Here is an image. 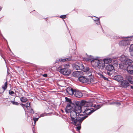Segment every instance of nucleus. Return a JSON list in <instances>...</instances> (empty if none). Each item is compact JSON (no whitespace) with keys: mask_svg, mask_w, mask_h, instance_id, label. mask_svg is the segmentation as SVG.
Returning a JSON list of instances; mask_svg holds the SVG:
<instances>
[{"mask_svg":"<svg viewBox=\"0 0 133 133\" xmlns=\"http://www.w3.org/2000/svg\"><path fill=\"white\" fill-rule=\"evenodd\" d=\"M92 105L91 102L82 100L79 104L74 114L84 120L96 111L91 107Z\"/></svg>","mask_w":133,"mask_h":133,"instance_id":"1","label":"nucleus"},{"mask_svg":"<svg viewBox=\"0 0 133 133\" xmlns=\"http://www.w3.org/2000/svg\"><path fill=\"white\" fill-rule=\"evenodd\" d=\"M65 101L68 102L65 109L66 113L70 112V115L74 114L78 107L80 104L81 101L71 99L67 97H65Z\"/></svg>","mask_w":133,"mask_h":133,"instance_id":"2","label":"nucleus"},{"mask_svg":"<svg viewBox=\"0 0 133 133\" xmlns=\"http://www.w3.org/2000/svg\"><path fill=\"white\" fill-rule=\"evenodd\" d=\"M99 57L93 58V56L90 55L88 60H91V63L94 67H97L98 68L103 69L105 66V64H108V58L104 59H99Z\"/></svg>","mask_w":133,"mask_h":133,"instance_id":"3","label":"nucleus"},{"mask_svg":"<svg viewBox=\"0 0 133 133\" xmlns=\"http://www.w3.org/2000/svg\"><path fill=\"white\" fill-rule=\"evenodd\" d=\"M70 117L71 123L74 125L77 126L76 128L77 131H79L81 129V124L84 120L74 114L70 115Z\"/></svg>","mask_w":133,"mask_h":133,"instance_id":"4","label":"nucleus"},{"mask_svg":"<svg viewBox=\"0 0 133 133\" xmlns=\"http://www.w3.org/2000/svg\"><path fill=\"white\" fill-rule=\"evenodd\" d=\"M111 63V64H109V76L112 75V77H113V75L114 74L115 70L113 65L117 64L118 62L115 59H112L110 58H109V63Z\"/></svg>","mask_w":133,"mask_h":133,"instance_id":"5","label":"nucleus"},{"mask_svg":"<svg viewBox=\"0 0 133 133\" xmlns=\"http://www.w3.org/2000/svg\"><path fill=\"white\" fill-rule=\"evenodd\" d=\"M66 91L69 94L72 95H74L77 97H81L83 95V94L81 91L74 89L71 87L67 88Z\"/></svg>","mask_w":133,"mask_h":133,"instance_id":"6","label":"nucleus"},{"mask_svg":"<svg viewBox=\"0 0 133 133\" xmlns=\"http://www.w3.org/2000/svg\"><path fill=\"white\" fill-rule=\"evenodd\" d=\"M79 81L82 83L90 84L91 83L94 82V80L93 78L89 77L88 78L85 76H81L78 78Z\"/></svg>","mask_w":133,"mask_h":133,"instance_id":"7","label":"nucleus"},{"mask_svg":"<svg viewBox=\"0 0 133 133\" xmlns=\"http://www.w3.org/2000/svg\"><path fill=\"white\" fill-rule=\"evenodd\" d=\"M57 71L64 75H69L71 73V70L68 68H63L62 66H59L57 68Z\"/></svg>","mask_w":133,"mask_h":133,"instance_id":"8","label":"nucleus"},{"mask_svg":"<svg viewBox=\"0 0 133 133\" xmlns=\"http://www.w3.org/2000/svg\"><path fill=\"white\" fill-rule=\"evenodd\" d=\"M83 72L81 71H75L73 72L72 73L73 76L76 77H78L81 76L83 75Z\"/></svg>","mask_w":133,"mask_h":133,"instance_id":"9","label":"nucleus"},{"mask_svg":"<svg viewBox=\"0 0 133 133\" xmlns=\"http://www.w3.org/2000/svg\"><path fill=\"white\" fill-rule=\"evenodd\" d=\"M119 44L121 46H126L130 44L129 41L128 40H122L120 42Z\"/></svg>","mask_w":133,"mask_h":133,"instance_id":"10","label":"nucleus"},{"mask_svg":"<svg viewBox=\"0 0 133 133\" xmlns=\"http://www.w3.org/2000/svg\"><path fill=\"white\" fill-rule=\"evenodd\" d=\"M127 70L128 74L133 75V64L128 65Z\"/></svg>","mask_w":133,"mask_h":133,"instance_id":"11","label":"nucleus"},{"mask_svg":"<svg viewBox=\"0 0 133 133\" xmlns=\"http://www.w3.org/2000/svg\"><path fill=\"white\" fill-rule=\"evenodd\" d=\"M121 85L122 88H126L129 86V84L127 81L123 80L121 82Z\"/></svg>","mask_w":133,"mask_h":133,"instance_id":"12","label":"nucleus"},{"mask_svg":"<svg viewBox=\"0 0 133 133\" xmlns=\"http://www.w3.org/2000/svg\"><path fill=\"white\" fill-rule=\"evenodd\" d=\"M113 78L114 80L119 82L120 81H122L123 78L121 75H117L114 76L113 77Z\"/></svg>","mask_w":133,"mask_h":133,"instance_id":"13","label":"nucleus"},{"mask_svg":"<svg viewBox=\"0 0 133 133\" xmlns=\"http://www.w3.org/2000/svg\"><path fill=\"white\" fill-rule=\"evenodd\" d=\"M72 56L66 57L63 58H60V62H64L65 61H70L71 60Z\"/></svg>","mask_w":133,"mask_h":133,"instance_id":"14","label":"nucleus"},{"mask_svg":"<svg viewBox=\"0 0 133 133\" xmlns=\"http://www.w3.org/2000/svg\"><path fill=\"white\" fill-rule=\"evenodd\" d=\"M80 64L78 62H76L75 63H74L72 64V67L73 69L76 70H79L80 69Z\"/></svg>","mask_w":133,"mask_h":133,"instance_id":"15","label":"nucleus"},{"mask_svg":"<svg viewBox=\"0 0 133 133\" xmlns=\"http://www.w3.org/2000/svg\"><path fill=\"white\" fill-rule=\"evenodd\" d=\"M127 66H128L124 63H122L119 64L120 68L123 70H127Z\"/></svg>","mask_w":133,"mask_h":133,"instance_id":"16","label":"nucleus"},{"mask_svg":"<svg viewBox=\"0 0 133 133\" xmlns=\"http://www.w3.org/2000/svg\"><path fill=\"white\" fill-rule=\"evenodd\" d=\"M132 61L129 59L128 58V57L127 58L126 60L125 61L124 63L126 64L127 66L129 65H132L131 64L132 63Z\"/></svg>","mask_w":133,"mask_h":133,"instance_id":"17","label":"nucleus"},{"mask_svg":"<svg viewBox=\"0 0 133 133\" xmlns=\"http://www.w3.org/2000/svg\"><path fill=\"white\" fill-rule=\"evenodd\" d=\"M127 57V56L122 55L120 57L119 59L121 62L124 63Z\"/></svg>","mask_w":133,"mask_h":133,"instance_id":"18","label":"nucleus"},{"mask_svg":"<svg viewBox=\"0 0 133 133\" xmlns=\"http://www.w3.org/2000/svg\"><path fill=\"white\" fill-rule=\"evenodd\" d=\"M28 110V112L29 113H30L31 114H34L35 115H37V114L36 113H34V112L33 110V109L31 108H27V109ZM35 116H36V115H34Z\"/></svg>","mask_w":133,"mask_h":133,"instance_id":"19","label":"nucleus"},{"mask_svg":"<svg viewBox=\"0 0 133 133\" xmlns=\"http://www.w3.org/2000/svg\"><path fill=\"white\" fill-rule=\"evenodd\" d=\"M128 81L132 84H133V76H129L128 77Z\"/></svg>","mask_w":133,"mask_h":133,"instance_id":"20","label":"nucleus"},{"mask_svg":"<svg viewBox=\"0 0 133 133\" xmlns=\"http://www.w3.org/2000/svg\"><path fill=\"white\" fill-rule=\"evenodd\" d=\"M20 100L22 102H24L27 101L28 99L25 97H22L20 98Z\"/></svg>","mask_w":133,"mask_h":133,"instance_id":"21","label":"nucleus"},{"mask_svg":"<svg viewBox=\"0 0 133 133\" xmlns=\"http://www.w3.org/2000/svg\"><path fill=\"white\" fill-rule=\"evenodd\" d=\"M89 70V68L88 66L84 67L83 69H82V71L84 72H87Z\"/></svg>","mask_w":133,"mask_h":133,"instance_id":"22","label":"nucleus"},{"mask_svg":"<svg viewBox=\"0 0 133 133\" xmlns=\"http://www.w3.org/2000/svg\"><path fill=\"white\" fill-rule=\"evenodd\" d=\"M129 51L131 54L132 53L133 54V44L130 45L129 47Z\"/></svg>","mask_w":133,"mask_h":133,"instance_id":"23","label":"nucleus"},{"mask_svg":"<svg viewBox=\"0 0 133 133\" xmlns=\"http://www.w3.org/2000/svg\"><path fill=\"white\" fill-rule=\"evenodd\" d=\"M97 18L96 19H94L95 22L97 25H99L100 24L99 20L98 18Z\"/></svg>","mask_w":133,"mask_h":133,"instance_id":"24","label":"nucleus"},{"mask_svg":"<svg viewBox=\"0 0 133 133\" xmlns=\"http://www.w3.org/2000/svg\"><path fill=\"white\" fill-rule=\"evenodd\" d=\"M7 81H6L4 83V86H2V88L4 90L6 89L7 88Z\"/></svg>","mask_w":133,"mask_h":133,"instance_id":"25","label":"nucleus"},{"mask_svg":"<svg viewBox=\"0 0 133 133\" xmlns=\"http://www.w3.org/2000/svg\"><path fill=\"white\" fill-rule=\"evenodd\" d=\"M79 64H80L79 66H80V69L79 70H81L82 71V69L84 68V66L83 64L81 63H79Z\"/></svg>","mask_w":133,"mask_h":133,"instance_id":"26","label":"nucleus"},{"mask_svg":"<svg viewBox=\"0 0 133 133\" xmlns=\"http://www.w3.org/2000/svg\"><path fill=\"white\" fill-rule=\"evenodd\" d=\"M10 102L14 105H19V103L18 102H15L14 101H10Z\"/></svg>","mask_w":133,"mask_h":133,"instance_id":"27","label":"nucleus"},{"mask_svg":"<svg viewBox=\"0 0 133 133\" xmlns=\"http://www.w3.org/2000/svg\"><path fill=\"white\" fill-rule=\"evenodd\" d=\"M102 106V105L101 104H98L96 106H95V108L96 109H98L100 108Z\"/></svg>","mask_w":133,"mask_h":133,"instance_id":"28","label":"nucleus"},{"mask_svg":"<svg viewBox=\"0 0 133 133\" xmlns=\"http://www.w3.org/2000/svg\"><path fill=\"white\" fill-rule=\"evenodd\" d=\"M70 65L69 64L67 63L65 64V65H64V68H69L70 67Z\"/></svg>","mask_w":133,"mask_h":133,"instance_id":"29","label":"nucleus"},{"mask_svg":"<svg viewBox=\"0 0 133 133\" xmlns=\"http://www.w3.org/2000/svg\"><path fill=\"white\" fill-rule=\"evenodd\" d=\"M101 78H103L104 80L108 81V78L105 77L103 75L101 74Z\"/></svg>","mask_w":133,"mask_h":133,"instance_id":"30","label":"nucleus"},{"mask_svg":"<svg viewBox=\"0 0 133 133\" xmlns=\"http://www.w3.org/2000/svg\"><path fill=\"white\" fill-rule=\"evenodd\" d=\"M86 72L87 73H88L87 74L88 75V76L90 77V76H91L92 74L91 72L90 71V70L89 71Z\"/></svg>","mask_w":133,"mask_h":133,"instance_id":"31","label":"nucleus"},{"mask_svg":"<svg viewBox=\"0 0 133 133\" xmlns=\"http://www.w3.org/2000/svg\"><path fill=\"white\" fill-rule=\"evenodd\" d=\"M25 104L26 105V108H27L31 107L30 106V103L29 102H27Z\"/></svg>","mask_w":133,"mask_h":133,"instance_id":"32","label":"nucleus"},{"mask_svg":"<svg viewBox=\"0 0 133 133\" xmlns=\"http://www.w3.org/2000/svg\"><path fill=\"white\" fill-rule=\"evenodd\" d=\"M66 15H62L60 16V17L62 19H64L66 18Z\"/></svg>","mask_w":133,"mask_h":133,"instance_id":"33","label":"nucleus"},{"mask_svg":"<svg viewBox=\"0 0 133 133\" xmlns=\"http://www.w3.org/2000/svg\"><path fill=\"white\" fill-rule=\"evenodd\" d=\"M39 118V117L38 118H36L34 116L33 117V120L34 121H37Z\"/></svg>","mask_w":133,"mask_h":133,"instance_id":"34","label":"nucleus"},{"mask_svg":"<svg viewBox=\"0 0 133 133\" xmlns=\"http://www.w3.org/2000/svg\"><path fill=\"white\" fill-rule=\"evenodd\" d=\"M9 93L10 95H11L14 94V92L12 91H9Z\"/></svg>","mask_w":133,"mask_h":133,"instance_id":"35","label":"nucleus"},{"mask_svg":"<svg viewBox=\"0 0 133 133\" xmlns=\"http://www.w3.org/2000/svg\"><path fill=\"white\" fill-rule=\"evenodd\" d=\"M41 75L43 77H48V75L46 74H42Z\"/></svg>","mask_w":133,"mask_h":133,"instance_id":"36","label":"nucleus"},{"mask_svg":"<svg viewBox=\"0 0 133 133\" xmlns=\"http://www.w3.org/2000/svg\"><path fill=\"white\" fill-rule=\"evenodd\" d=\"M60 58H58L56 60V63H58V62H60Z\"/></svg>","mask_w":133,"mask_h":133,"instance_id":"37","label":"nucleus"},{"mask_svg":"<svg viewBox=\"0 0 133 133\" xmlns=\"http://www.w3.org/2000/svg\"><path fill=\"white\" fill-rule=\"evenodd\" d=\"M20 104L23 107V108L26 107V105L25 104H24L23 103H21Z\"/></svg>","mask_w":133,"mask_h":133,"instance_id":"38","label":"nucleus"},{"mask_svg":"<svg viewBox=\"0 0 133 133\" xmlns=\"http://www.w3.org/2000/svg\"><path fill=\"white\" fill-rule=\"evenodd\" d=\"M46 114L45 113L42 114L40 115V116L41 117H43L45 116Z\"/></svg>","mask_w":133,"mask_h":133,"instance_id":"39","label":"nucleus"},{"mask_svg":"<svg viewBox=\"0 0 133 133\" xmlns=\"http://www.w3.org/2000/svg\"><path fill=\"white\" fill-rule=\"evenodd\" d=\"M108 64H107L106 67V69L107 70V74L108 75Z\"/></svg>","mask_w":133,"mask_h":133,"instance_id":"40","label":"nucleus"},{"mask_svg":"<svg viewBox=\"0 0 133 133\" xmlns=\"http://www.w3.org/2000/svg\"><path fill=\"white\" fill-rule=\"evenodd\" d=\"M33 12H35V16H37V15H39V14L37 12H36L35 10H34L33 11Z\"/></svg>","mask_w":133,"mask_h":133,"instance_id":"41","label":"nucleus"},{"mask_svg":"<svg viewBox=\"0 0 133 133\" xmlns=\"http://www.w3.org/2000/svg\"><path fill=\"white\" fill-rule=\"evenodd\" d=\"M2 37H3V39H4V40H5V41H6V39L5 38H4L3 37V36H2Z\"/></svg>","mask_w":133,"mask_h":133,"instance_id":"42","label":"nucleus"},{"mask_svg":"<svg viewBox=\"0 0 133 133\" xmlns=\"http://www.w3.org/2000/svg\"><path fill=\"white\" fill-rule=\"evenodd\" d=\"M28 117H29V118H30L31 119V120H32V117H31L30 116L29 117L28 116Z\"/></svg>","mask_w":133,"mask_h":133,"instance_id":"43","label":"nucleus"},{"mask_svg":"<svg viewBox=\"0 0 133 133\" xmlns=\"http://www.w3.org/2000/svg\"><path fill=\"white\" fill-rule=\"evenodd\" d=\"M61 111L63 113L64 112V111L63 110L61 109Z\"/></svg>","mask_w":133,"mask_h":133,"instance_id":"44","label":"nucleus"},{"mask_svg":"<svg viewBox=\"0 0 133 133\" xmlns=\"http://www.w3.org/2000/svg\"><path fill=\"white\" fill-rule=\"evenodd\" d=\"M117 104H118L119 105H121L120 103H117Z\"/></svg>","mask_w":133,"mask_h":133,"instance_id":"45","label":"nucleus"},{"mask_svg":"<svg viewBox=\"0 0 133 133\" xmlns=\"http://www.w3.org/2000/svg\"><path fill=\"white\" fill-rule=\"evenodd\" d=\"M131 88L132 89H133V86H131Z\"/></svg>","mask_w":133,"mask_h":133,"instance_id":"46","label":"nucleus"},{"mask_svg":"<svg viewBox=\"0 0 133 133\" xmlns=\"http://www.w3.org/2000/svg\"><path fill=\"white\" fill-rule=\"evenodd\" d=\"M2 9V8L0 7V11Z\"/></svg>","mask_w":133,"mask_h":133,"instance_id":"47","label":"nucleus"},{"mask_svg":"<svg viewBox=\"0 0 133 133\" xmlns=\"http://www.w3.org/2000/svg\"><path fill=\"white\" fill-rule=\"evenodd\" d=\"M36 122V121H35H35H34V124H35H35Z\"/></svg>","mask_w":133,"mask_h":133,"instance_id":"48","label":"nucleus"},{"mask_svg":"<svg viewBox=\"0 0 133 133\" xmlns=\"http://www.w3.org/2000/svg\"><path fill=\"white\" fill-rule=\"evenodd\" d=\"M44 19H47V18H44Z\"/></svg>","mask_w":133,"mask_h":133,"instance_id":"49","label":"nucleus"},{"mask_svg":"<svg viewBox=\"0 0 133 133\" xmlns=\"http://www.w3.org/2000/svg\"><path fill=\"white\" fill-rule=\"evenodd\" d=\"M128 37H124V38H127Z\"/></svg>","mask_w":133,"mask_h":133,"instance_id":"50","label":"nucleus"},{"mask_svg":"<svg viewBox=\"0 0 133 133\" xmlns=\"http://www.w3.org/2000/svg\"><path fill=\"white\" fill-rule=\"evenodd\" d=\"M33 133H34V132L33 130Z\"/></svg>","mask_w":133,"mask_h":133,"instance_id":"51","label":"nucleus"},{"mask_svg":"<svg viewBox=\"0 0 133 133\" xmlns=\"http://www.w3.org/2000/svg\"><path fill=\"white\" fill-rule=\"evenodd\" d=\"M15 98H14V100H15Z\"/></svg>","mask_w":133,"mask_h":133,"instance_id":"52","label":"nucleus"},{"mask_svg":"<svg viewBox=\"0 0 133 133\" xmlns=\"http://www.w3.org/2000/svg\"><path fill=\"white\" fill-rule=\"evenodd\" d=\"M109 104H111V103H110Z\"/></svg>","mask_w":133,"mask_h":133,"instance_id":"53","label":"nucleus"},{"mask_svg":"<svg viewBox=\"0 0 133 133\" xmlns=\"http://www.w3.org/2000/svg\"><path fill=\"white\" fill-rule=\"evenodd\" d=\"M110 89V88H108V89Z\"/></svg>","mask_w":133,"mask_h":133,"instance_id":"54","label":"nucleus"},{"mask_svg":"<svg viewBox=\"0 0 133 133\" xmlns=\"http://www.w3.org/2000/svg\"><path fill=\"white\" fill-rule=\"evenodd\" d=\"M110 89V88H108V89Z\"/></svg>","mask_w":133,"mask_h":133,"instance_id":"55","label":"nucleus"}]
</instances>
